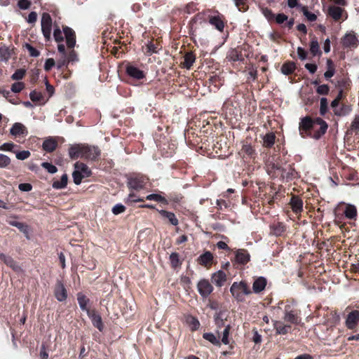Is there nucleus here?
<instances>
[{"label":"nucleus","mask_w":359,"mask_h":359,"mask_svg":"<svg viewBox=\"0 0 359 359\" xmlns=\"http://www.w3.org/2000/svg\"><path fill=\"white\" fill-rule=\"evenodd\" d=\"M66 39L67 46L69 48L74 47L76 44V35L74 31L68 27H63V32L58 27H55L53 31V37L55 41L61 43L63 41L64 36Z\"/></svg>","instance_id":"nucleus-1"},{"label":"nucleus","mask_w":359,"mask_h":359,"mask_svg":"<svg viewBox=\"0 0 359 359\" xmlns=\"http://www.w3.org/2000/svg\"><path fill=\"white\" fill-rule=\"evenodd\" d=\"M230 292L233 297L239 302L244 300V295H248L251 293L250 290L245 282H234L231 288Z\"/></svg>","instance_id":"nucleus-2"},{"label":"nucleus","mask_w":359,"mask_h":359,"mask_svg":"<svg viewBox=\"0 0 359 359\" xmlns=\"http://www.w3.org/2000/svg\"><path fill=\"white\" fill-rule=\"evenodd\" d=\"M90 175V170L88 167L80 162H76L74 164V170L72 173L74 182L79 185L81 184L83 178L88 177Z\"/></svg>","instance_id":"nucleus-3"},{"label":"nucleus","mask_w":359,"mask_h":359,"mask_svg":"<svg viewBox=\"0 0 359 359\" xmlns=\"http://www.w3.org/2000/svg\"><path fill=\"white\" fill-rule=\"evenodd\" d=\"M313 128V121L309 117L306 116L301 119L299 125V132L302 137L305 138L311 135L310 130Z\"/></svg>","instance_id":"nucleus-4"},{"label":"nucleus","mask_w":359,"mask_h":359,"mask_svg":"<svg viewBox=\"0 0 359 359\" xmlns=\"http://www.w3.org/2000/svg\"><path fill=\"white\" fill-rule=\"evenodd\" d=\"M41 24L44 37L46 40H50L52 30V18L48 13H44L42 14Z\"/></svg>","instance_id":"nucleus-5"},{"label":"nucleus","mask_w":359,"mask_h":359,"mask_svg":"<svg viewBox=\"0 0 359 359\" xmlns=\"http://www.w3.org/2000/svg\"><path fill=\"white\" fill-rule=\"evenodd\" d=\"M10 133L15 137H25L28 135V130L24 124L15 123L10 129Z\"/></svg>","instance_id":"nucleus-6"},{"label":"nucleus","mask_w":359,"mask_h":359,"mask_svg":"<svg viewBox=\"0 0 359 359\" xmlns=\"http://www.w3.org/2000/svg\"><path fill=\"white\" fill-rule=\"evenodd\" d=\"M197 288L199 294L203 297H208L213 290L212 285L208 280H201L197 285Z\"/></svg>","instance_id":"nucleus-7"},{"label":"nucleus","mask_w":359,"mask_h":359,"mask_svg":"<svg viewBox=\"0 0 359 359\" xmlns=\"http://www.w3.org/2000/svg\"><path fill=\"white\" fill-rule=\"evenodd\" d=\"M0 259L14 271L17 273L22 272V267L11 256L0 253Z\"/></svg>","instance_id":"nucleus-8"},{"label":"nucleus","mask_w":359,"mask_h":359,"mask_svg":"<svg viewBox=\"0 0 359 359\" xmlns=\"http://www.w3.org/2000/svg\"><path fill=\"white\" fill-rule=\"evenodd\" d=\"M147 180V179L145 177L140 175L130 177L128 182V187L136 190L141 189L144 187Z\"/></svg>","instance_id":"nucleus-9"},{"label":"nucleus","mask_w":359,"mask_h":359,"mask_svg":"<svg viewBox=\"0 0 359 359\" xmlns=\"http://www.w3.org/2000/svg\"><path fill=\"white\" fill-rule=\"evenodd\" d=\"M83 158L91 160L95 159L100 154L97 147L83 145Z\"/></svg>","instance_id":"nucleus-10"},{"label":"nucleus","mask_w":359,"mask_h":359,"mask_svg":"<svg viewBox=\"0 0 359 359\" xmlns=\"http://www.w3.org/2000/svg\"><path fill=\"white\" fill-rule=\"evenodd\" d=\"M359 322V311L354 310L347 316L346 320V326L350 330L354 329Z\"/></svg>","instance_id":"nucleus-11"},{"label":"nucleus","mask_w":359,"mask_h":359,"mask_svg":"<svg viewBox=\"0 0 359 359\" xmlns=\"http://www.w3.org/2000/svg\"><path fill=\"white\" fill-rule=\"evenodd\" d=\"M284 320L296 325L300 323V318L298 316L297 312L290 310L289 307H285Z\"/></svg>","instance_id":"nucleus-12"},{"label":"nucleus","mask_w":359,"mask_h":359,"mask_svg":"<svg viewBox=\"0 0 359 359\" xmlns=\"http://www.w3.org/2000/svg\"><path fill=\"white\" fill-rule=\"evenodd\" d=\"M227 316L225 312L219 311L215 313L214 316V320L215 325L217 326V333L219 337H220L219 329L222 327H225L224 321L226 320Z\"/></svg>","instance_id":"nucleus-13"},{"label":"nucleus","mask_w":359,"mask_h":359,"mask_svg":"<svg viewBox=\"0 0 359 359\" xmlns=\"http://www.w3.org/2000/svg\"><path fill=\"white\" fill-rule=\"evenodd\" d=\"M211 280L216 286L222 287L226 281V275L223 271L219 270L212 275Z\"/></svg>","instance_id":"nucleus-14"},{"label":"nucleus","mask_w":359,"mask_h":359,"mask_svg":"<svg viewBox=\"0 0 359 359\" xmlns=\"http://www.w3.org/2000/svg\"><path fill=\"white\" fill-rule=\"evenodd\" d=\"M55 296L59 302H63L67 299V290L63 283L58 281L55 285Z\"/></svg>","instance_id":"nucleus-15"},{"label":"nucleus","mask_w":359,"mask_h":359,"mask_svg":"<svg viewBox=\"0 0 359 359\" xmlns=\"http://www.w3.org/2000/svg\"><path fill=\"white\" fill-rule=\"evenodd\" d=\"M87 315L91 319L93 325L100 331H102L103 324L101 316L95 310L90 311Z\"/></svg>","instance_id":"nucleus-16"},{"label":"nucleus","mask_w":359,"mask_h":359,"mask_svg":"<svg viewBox=\"0 0 359 359\" xmlns=\"http://www.w3.org/2000/svg\"><path fill=\"white\" fill-rule=\"evenodd\" d=\"M6 222L9 225L18 228L20 231L23 233H27V226L25 225L22 222H18L16 217L9 216L6 218Z\"/></svg>","instance_id":"nucleus-17"},{"label":"nucleus","mask_w":359,"mask_h":359,"mask_svg":"<svg viewBox=\"0 0 359 359\" xmlns=\"http://www.w3.org/2000/svg\"><path fill=\"white\" fill-rule=\"evenodd\" d=\"M250 254L244 249H239L236 252V261L241 264H245L250 261Z\"/></svg>","instance_id":"nucleus-18"},{"label":"nucleus","mask_w":359,"mask_h":359,"mask_svg":"<svg viewBox=\"0 0 359 359\" xmlns=\"http://www.w3.org/2000/svg\"><path fill=\"white\" fill-rule=\"evenodd\" d=\"M126 72L130 76L136 79H142L145 76L142 70L133 65H128L126 67Z\"/></svg>","instance_id":"nucleus-19"},{"label":"nucleus","mask_w":359,"mask_h":359,"mask_svg":"<svg viewBox=\"0 0 359 359\" xmlns=\"http://www.w3.org/2000/svg\"><path fill=\"white\" fill-rule=\"evenodd\" d=\"M344 10L336 6H330L328 8L327 13L328 15L335 21L339 20L343 14Z\"/></svg>","instance_id":"nucleus-20"},{"label":"nucleus","mask_w":359,"mask_h":359,"mask_svg":"<svg viewBox=\"0 0 359 359\" xmlns=\"http://www.w3.org/2000/svg\"><path fill=\"white\" fill-rule=\"evenodd\" d=\"M57 146V142L56 140L51 137L46 138L42 144L43 149L46 152H53L55 150Z\"/></svg>","instance_id":"nucleus-21"},{"label":"nucleus","mask_w":359,"mask_h":359,"mask_svg":"<svg viewBox=\"0 0 359 359\" xmlns=\"http://www.w3.org/2000/svg\"><path fill=\"white\" fill-rule=\"evenodd\" d=\"M344 214L347 219L355 220L358 216L356 207L352 204H346Z\"/></svg>","instance_id":"nucleus-22"},{"label":"nucleus","mask_w":359,"mask_h":359,"mask_svg":"<svg viewBox=\"0 0 359 359\" xmlns=\"http://www.w3.org/2000/svg\"><path fill=\"white\" fill-rule=\"evenodd\" d=\"M343 46L345 47H355L357 46V39L353 33L346 34L342 39Z\"/></svg>","instance_id":"nucleus-23"},{"label":"nucleus","mask_w":359,"mask_h":359,"mask_svg":"<svg viewBox=\"0 0 359 359\" xmlns=\"http://www.w3.org/2000/svg\"><path fill=\"white\" fill-rule=\"evenodd\" d=\"M290 203L291 208L295 213H299L302 211L303 201L298 196H292L290 199Z\"/></svg>","instance_id":"nucleus-24"},{"label":"nucleus","mask_w":359,"mask_h":359,"mask_svg":"<svg viewBox=\"0 0 359 359\" xmlns=\"http://www.w3.org/2000/svg\"><path fill=\"white\" fill-rule=\"evenodd\" d=\"M266 285V280L264 277L257 278L252 285V290L255 293H259L263 291Z\"/></svg>","instance_id":"nucleus-25"},{"label":"nucleus","mask_w":359,"mask_h":359,"mask_svg":"<svg viewBox=\"0 0 359 359\" xmlns=\"http://www.w3.org/2000/svg\"><path fill=\"white\" fill-rule=\"evenodd\" d=\"M273 327L276 330V334H286L290 332V325H284L283 322L275 320L273 322Z\"/></svg>","instance_id":"nucleus-26"},{"label":"nucleus","mask_w":359,"mask_h":359,"mask_svg":"<svg viewBox=\"0 0 359 359\" xmlns=\"http://www.w3.org/2000/svg\"><path fill=\"white\" fill-rule=\"evenodd\" d=\"M77 301H78L79 307L81 308V309L82 311H86V313H88V312H90L91 311L88 307L90 300L83 294L79 293L77 294Z\"/></svg>","instance_id":"nucleus-27"},{"label":"nucleus","mask_w":359,"mask_h":359,"mask_svg":"<svg viewBox=\"0 0 359 359\" xmlns=\"http://www.w3.org/2000/svg\"><path fill=\"white\" fill-rule=\"evenodd\" d=\"M83 145L72 146L69 149V156L74 159L79 157L83 158Z\"/></svg>","instance_id":"nucleus-28"},{"label":"nucleus","mask_w":359,"mask_h":359,"mask_svg":"<svg viewBox=\"0 0 359 359\" xmlns=\"http://www.w3.org/2000/svg\"><path fill=\"white\" fill-rule=\"evenodd\" d=\"M159 213L163 217L168 219L172 225L177 226L178 224V219L173 212L161 210H159Z\"/></svg>","instance_id":"nucleus-29"},{"label":"nucleus","mask_w":359,"mask_h":359,"mask_svg":"<svg viewBox=\"0 0 359 359\" xmlns=\"http://www.w3.org/2000/svg\"><path fill=\"white\" fill-rule=\"evenodd\" d=\"M209 22L215 27V28L222 32L224 29V25L223 22V20H222L221 17L217 16H212L210 18Z\"/></svg>","instance_id":"nucleus-30"},{"label":"nucleus","mask_w":359,"mask_h":359,"mask_svg":"<svg viewBox=\"0 0 359 359\" xmlns=\"http://www.w3.org/2000/svg\"><path fill=\"white\" fill-rule=\"evenodd\" d=\"M212 254L210 252L207 251L198 257V263L203 266H207L212 262Z\"/></svg>","instance_id":"nucleus-31"},{"label":"nucleus","mask_w":359,"mask_h":359,"mask_svg":"<svg viewBox=\"0 0 359 359\" xmlns=\"http://www.w3.org/2000/svg\"><path fill=\"white\" fill-rule=\"evenodd\" d=\"M68 177L66 174L62 175L60 180H55L53 182V187L57 189L65 188L67 184Z\"/></svg>","instance_id":"nucleus-32"},{"label":"nucleus","mask_w":359,"mask_h":359,"mask_svg":"<svg viewBox=\"0 0 359 359\" xmlns=\"http://www.w3.org/2000/svg\"><path fill=\"white\" fill-rule=\"evenodd\" d=\"M295 68L296 66L294 62H286L282 65L281 72L285 75H290L294 72Z\"/></svg>","instance_id":"nucleus-33"},{"label":"nucleus","mask_w":359,"mask_h":359,"mask_svg":"<svg viewBox=\"0 0 359 359\" xmlns=\"http://www.w3.org/2000/svg\"><path fill=\"white\" fill-rule=\"evenodd\" d=\"M196 57L192 53H187L184 57L183 67L189 69L195 62Z\"/></svg>","instance_id":"nucleus-34"},{"label":"nucleus","mask_w":359,"mask_h":359,"mask_svg":"<svg viewBox=\"0 0 359 359\" xmlns=\"http://www.w3.org/2000/svg\"><path fill=\"white\" fill-rule=\"evenodd\" d=\"M327 71L324 73V76L326 79H330L332 78L335 74V69L334 67V64L331 60H327Z\"/></svg>","instance_id":"nucleus-35"},{"label":"nucleus","mask_w":359,"mask_h":359,"mask_svg":"<svg viewBox=\"0 0 359 359\" xmlns=\"http://www.w3.org/2000/svg\"><path fill=\"white\" fill-rule=\"evenodd\" d=\"M276 136L273 133H269L264 135L263 138L264 146L271 147L275 143Z\"/></svg>","instance_id":"nucleus-36"},{"label":"nucleus","mask_w":359,"mask_h":359,"mask_svg":"<svg viewBox=\"0 0 359 359\" xmlns=\"http://www.w3.org/2000/svg\"><path fill=\"white\" fill-rule=\"evenodd\" d=\"M203 337L214 345L220 346V341L219 339V336L217 337L212 333H204L203 335Z\"/></svg>","instance_id":"nucleus-37"},{"label":"nucleus","mask_w":359,"mask_h":359,"mask_svg":"<svg viewBox=\"0 0 359 359\" xmlns=\"http://www.w3.org/2000/svg\"><path fill=\"white\" fill-rule=\"evenodd\" d=\"M230 330H231L230 325H227L226 326H225L224 330L222 332H220V335H222V342L224 344L226 345V344H229V335Z\"/></svg>","instance_id":"nucleus-38"},{"label":"nucleus","mask_w":359,"mask_h":359,"mask_svg":"<svg viewBox=\"0 0 359 359\" xmlns=\"http://www.w3.org/2000/svg\"><path fill=\"white\" fill-rule=\"evenodd\" d=\"M11 56V50L5 46L0 47V60H7Z\"/></svg>","instance_id":"nucleus-39"},{"label":"nucleus","mask_w":359,"mask_h":359,"mask_svg":"<svg viewBox=\"0 0 359 359\" xmlns=\"http://www.w3.org/2000/svg\"><path fill=\"white\" fill-rule=\"evenodd\" d=\"M310 51L313 55H316L320 53L319 44L316 39H313L310 43Z\"/></svg>","instance_id":"nucleus-40"},{"label":"nucleus","mask_w":359,"mask_h":359,"mask_svg":"<svg viewBox=\"0 0 359 359\" xmlns=\"http://www.w3.org/2000/svg\"><path fill=\"white\" fill-rule=\"evenodd\" d=\"M11 158L3 154H0V168H5L11 164Z\"/></svg>","instance_id":"nucleus-41"},{"label":"nucleus","mask_w":359,"mask_h":359,"mask_svg":"<svg viewBox=\"0 0 359 359\" xmlns=\"http://www.w3.org/2000/svg\"><path fill=\"white\" fill-rule=\"evenodd\" d=\"M351 109L349 106H343L342 107H340V109H334V114L339 116H346L351 111Z\"/></svg>","instance_id":"nucleus-42"},{"label":"nucleus","mask_w":359,"mask_h":359,"mask_svg":"<svg viewBox=\"0 0 359 359\" xmlns=\"http://www.w3.org/2000/svg\"><path fill=\"white\" fill-rule=\"evenodd\" d=\"M328 102L325 97H322L320 101V114L324 116L327 111Z\"/></svg>","instance_id":"nucleus-43"},{"label":"nucleus","mask_w":359,"mask_h":359,"mask_svg":"<svg viewBox=\"0 0 359 359\" xmlns=\"http://www.w3.org/2000/svg\"><path fill=\"white\" fill-rule=\"evenodd\" d=\"M170 260L172 266L174 268H176L181 264V263L180 262V259H179V255L176 252H172L170 255Z\"/></svg>","instance_id":"nucleus-44"},{"label":"nucleus","mask_w":359,"mask_h":359,"mask_svg":"<svg viewBox=\"0 0 359 359\" xmlns=\"http://www.w3.org/2000/svg\"><path fill=\"white\" fill-rule=\"evenodd\" d=\"M187 322L191 329V330H196L199 328L200 323L197 318L194 317H189Z\"/></svg>","instance_id":"nucleus-45"},{"label":"nucleus","mask_w":359,"mask_h":359,"mask_svg":"<svg viewBox=\"0 0 359 359\" xmlns=\"http://www.w3.org/2000/svg\"><path fill=\"white\" fill-rule=\"evenodd\" d=\"M302 11L304 15L307 18L309 21L313 22L317 19L316 15L309 12L306 7L304 6L302 8Z\"/></svg>","instance_id":"nucleus-46"},{"label":"nucleus","mask_w":359,"mask_h":359,"mask_svg":"<svg viewBox=\"0 0 359 359\" xmlns=\"http://www.w3.org/2000/svg\"><path fill=\"white\" fill-rule=\"evenodd\" d=\"M26 71L23 69H17L15 73L11 76V79L13 80H20L22 79L25 75Z\"/></svg>","instance_id":"nucleus-47"},{"label":"nucleus","mask_w":359,"mask_h":359,"mask_svg":"<svg viewBox=\"0 0 359 359\" xmlns=\"http://www.w3.org/2000/svg\"><path fill=\"white\" fill-rule=\"evenodd\" d=\"M327 128L328 126L327 123H325L323 125H320V130L314 134L313 137L316 139L320 138L326 133Z\"/></svg>","instance_id":"nucleus-48"},{"label":"nucleus","mask_w":359,"mask_h":359,"mask_svg":"<svg viewBox=\"0 0 359 359\" xmlns=\"http://www.w3.org/2000/svg\"><path fill=\"white\" fill-rule=\"evenodd\" d=\"M42 167L45 168L49 173L54 174L57 172V168L48 162H44L41 164Z\"/></svg>","instance_id":"nucleus-49"},{"label":"nucleus","mask_w":359,"mask_h":359,"mask_svg":"<svg viewBox=\"0 0 359 359\" xmlns=\"http://www.w3.org/2000/svg\"><path fill=\"white\" fill-rule=\"evenodd\" d=\"M25 88V84L22 82H16L11 86V91L18 93L22 90Z\"/></svg>","instance_id":"nucleus-50"},{"label":"nucleus","mask_w":359,"mask_h":359,"mask_svg":"<svg viewBox=\"0 0 359 359\" xmlns=\"http://www.w3.org/2000/svg\"><path fill=\"white\" fill-rule=\"evenodd\" d=\"M29 97L33 102H39L42 100L43 96L41 93L33 90L29 93Z\"/></svg>","instance_id":"nucleus-51"},{"label":"nucleus","mask_w":359,"mask_h":359,"mask_svg":"<svg viewBox=\"0 0 359 359\" xmlns=\"http://www.w3.org/2000/svg\"><path fill=\"white\" fill-rule=\"evenodd\" d=\"M329 90H330L329 86L326 84H323V85L318 86L316 89V92L318 94L324 95H327L329 93Z\"/></svg>","instance_id":"nucleus-52"},{"label":"nucleus","mask_w":359,"mask_h":359,"mask_svg":"<svg viewBox=\"0 0 359 359\" xmlns=\"http://www.w3.org/2000/svg\"><path fill=\"white\" fill-rule=\"evenodd\" d=\"M125 210V206L120 203L115 205L112 208V212L116 215L123 212Z\"/></svg>","instance_id":"nucleus-53"},{"label":"nucleus","mask_w":359,"mask_h":359,"mask_svg":"<svg viewBox=\"0 0 359 359\" xmlns=\"http://www.w3.org/2000/svg\"><path fill=\"white\" fill-rule=\"evenodd\" d=\"M30 152L29 151H22L19 152H16L15 156L16 158L19 160H25L30 156Z\"/></svg>","instance_id":"nucleus-54"},{"label":"nucleus","mask_w":359,"mask_h":359,"mask_svg":"<svg viewBox=\"0 0 359 359\" xmlns=\"http://www.w3.org/2000/svg\"><path fill=\"white\" fill-rule=\"evenodd\" d=\"M15 147L13 142H6L0 146V151H13Z\"/></svg>","instance_id":"nucleus-55"},{"label":"nucleus","mask_w":359,"mask_h":359,"mask_svg":"<svg viewBox=\"0 0 359 359\" xmlns=\"http://www.w3.org/2000/svg\"><path fill=\"white\" fill-rule=\"evenodd\" d=\"M147 200L149 201H155L157 202L164 201L165 198L162 197L161 195L152 194H149L146 197Z\"/></svg>","instance_id":"nucleus-56"},{"label":"nucleus","mask_w":359,"mask_h":359,"mask_svg":"<svg viewBox=\"0 0 359 359\" xmlns=\"http://www.w3.org/2000/svg\"><path fill=\"white\" fill-rule=\"evenodd\" d=\"M26 48L28 50L29 55L32 57H38L39 55V52L36 50L33 46L31 45L26 43Z\"/></svg>","instance_id":"nucleus-57"},{"label":"nucleus","mask_w":359,"mask_h":359,"mask_svg":"<svg viewBox=\"0 0 359 359\" xmlns=\"http://www.w3.org/2000/svg\"><path fill=\"white\" fill-rule=\"evenodd\" d=\"M274 233L277 236L282 234L285 231V226L282 224H278L273 227Z\"/></svg>","instance_id":"nucleus-58"},{"label":"nucleus","mask_w":359,"mask_h":359,"mask_svg":"<svg viewBox=\"0 0 359 359\" xmlns=\"http://www.w3.org/2000/svg\"><path fill=\"white\" fill-rule=\"evenodd\" d=\"M242 151L248 156H251L254 153V149L250 144H244L242 147Z\"/></svg>","instance_id":"nucleus-59"},{"label":"nucleus","mask_w":359,"mask_h":359,"mask_svg":"<svg viewBox=\"0 0 359 359\" xmlns=\"http://www.w3.org/2000/svg\"><path fill=\"white\" fill-rule=\"evenodd\" d=\"M55 65V60L53 58H48L46 60L44 69L49 71Z\"/></svg>","instance_id":"nucleus-60"},{"label":"nucleus","mask_w":359,"mask_h":359,"mask_svg":"<svg viewBox=\"0 0 359 359\" xmlns=\"http://www.w3.org/2000/svg\"><path fill=\"white\" fill-rule=\"evenodd\" d=\"M30 2L29 0H19L18 1V6L21 9H27L30 6Z\"/></svg>","instance_id":"nucleus-61"},{"label":"nucleus","mask_w":359,"mask_h":359,"mask_svg":"<svg viewBox=\"0 0 359 359\" xmlns=\"http://www.w3.org/2000/svg\"><path fill=\"white\" fill-rule=\"evenodd\" d=\"M18 188L22 191H29L32 190V187L29 183H22L19 184Z\"/></svg>","instance_id":"nucleus-62"},{"label":"nucleus","mask_w":359,"mask_h":359,"mask_svg":"<svg viewBox=\"0 0 359 359\" xmlns=\"http://www.w3.org/2000/svg\"><path fill=\"white\" fill-rule=\"evenodd\" d=\"M297 55L302 60H304L306 58L307 53L304 48H302L301 47H298Z\"/></svg>","instance_id":"nucleus-63"},{"label":"nucleus","mask_w":359,"mask_h":359,"mask_svg":"<svg viewBox=\"0 0 359 359\" xmlns=\"http://www.w3.org/2000/svg\"><path fill=\"white\" fill-rule=\"evenodd\" d=\"M287 20V16L283 13H279L276 17V21L278 24H282Z\"/></svg>","instance_id":"nucleus-64"}]
</instances>
